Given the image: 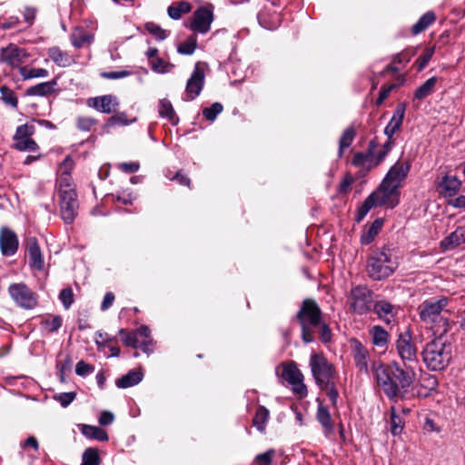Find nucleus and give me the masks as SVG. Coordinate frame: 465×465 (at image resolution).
<instances>
[{"label":"nucleus","instance_id":"nucleus-64","mask_svg":"<svg viewBox=\"0 0 465 465\" xmlns=\"http://www.w3.org/2000/svg\"><path fill=\"white\" fill-rule=\"evenodd\" d=\"M170 180L176 181L181 185L190 187L191 180L182 171H178L174 176L171 177Z\"/></svg>","mask_w":465,"mask_h":465},{"label":"nucleus","instance_id":"nucleus-23","mask_svg":"<svg viewBox=\"0 0 465 465\" xmlns=\"http://www.w3.org/2000/svg\"><path fill=\"white\" fill-rule=\"evenodd\" d=\"M48 55L54 63L62 67L68 66L73 62L72 57L57 46L49 48Z\"/></svg>","mask_w":465,"mask_h":465},{"label":"nucleus","instance_id":"nucleus-41","mask_svg":"<svg viewBox=\"0 0 465 465\" xmlns=\"http://www.w3.org/2000/svg\"><path fill=\"white\" fill-rule=\"evenodd\" d=\"M21 75L24 79L36 78V77H46L49 73L44 68H31L26 67L20 68Z\"/></svg>","mask_w":465,"mask_h":465},{"label":"nucleus","instance_id":"nucleus-46","mask_svg":"<svg viewBox=\"0 0 465 465\" xmlns=\"http://www.w3.org/2000/svg\"><path fill=\"white\" fill-rule=\"evenodd\" d=\"M3 101L9 105L15 107L17 105V98L15 93L6 86L0 88Z\"/></svg>","mask_w":465,"mask_h":465},{"label":"nucleus","instance_id":"nucleus-43","mask_svg":"<svg viewBox=\"0 0 465 465\" xmlns=\"http://www.w3.org/2000/svg\"><path fill=\"white\" fill-rule=\"evenodd\" d=\"M391 430L393 435L401 433L404 429V420L396 414L394 407H391Z\"/></svg>","mask_w":465,"mask_h":465},{"label":"nucleus","instance_id":"nucleus-3","mask_svg":"<svg viewBox=\"0 0 465 465\" xmlns=\"http://www.w3.org/2000/svg\"><path fill=\"white\" fill-rule=\"evenodd\" d=\"M297 321L302 329V339L309 343L314 341V333L322 322V311L312 299H305L296 314Z\"/></svg>","mask_w":465,"mask_h":465},{"label":"nucleus","instance_id":"nucleus-22","mask_svg":"<svg viewBox=\"0 0 465 465\" xmlns=\"http://www.w3.org/2000/svg\"><path fill=\"white\" fill-rule=\"evenodd\" d=\"M143 380V373L136 370L130 371L127 374L117 379L115 384L118 388L126 389L138 384Z\"/></svg>","mask_w":465,"mask_h":465},{"label":"nucleus","instance_id":"nucleus-15","mask_svg":"<svg viewBox=\"0 0 465 465\" xmlns=\"http://www.w3.org/2000/svg\"><path fill=\"white\" fill-rule=\"evenodd\" d=\"M350 346L356 368L361 372L368 373V361L370 357L368 349L355 338L350 340Z\"/></svg>","mask_w":465,"mask_h":465},{"label":"nucleus","instance_id":"nucleus-1","mask_svg":"<svg viewBox=\"0 0 465 465\" xmlns=\"http://www.w3.org/2000/svg\"><path fill=\"white\" fill-rule=\"evenodd\" d=\"M407 175V164L396 163L388 172L379 187L372 192L360 207L356 221L361 222L373 207L393 208L400 200V187Z\"/></svg>","mask_w":465,"mask_h":465},{"label":"nucleus","instance_id":"nucleus-20","mask_svg":"<svg viewBox=\"0 0 465 465\" xmlns=\"http://www.w3.org/2000/svg\"><path fill=\"white\" fill-rule=\"evenodd\" d=\"M461 183L456 176L445 175L439 183V192L443 196H453L460 188Z\"/></svg>","mask_w":465,"mask_h":465},{"label":"nucleus","instance_id":"nucleus-31","mask_svg":"<svg viewBox=\"0 0 465 465\" xmlns=\"http://www.w3.org/2000/svg\"><path fill=\"white\" fill-rule=\"evenodd\" d=\"M74 168V161L70 156H66L64 160L60 164L59 172H60V178L58 180V185L61 183H64L63 180L64 178H68V183L73 184V179L71 177V171Z\"/></svg>","mask_w":465,"mask_h":465},{"label":"nucleus","instance_id":"nucleus-25","mask_svg":"<svg viewBox=\"0 0 465 465\" xmlns=\"http://www.w3.org/2000/svg\"><path fill=\"white\" fill-rule=\"evenodd\" d=\"M436 21V15L434 12L428 11L425 13L419 21L414 24L411 27V33L414 35L420 34L425 31L430 25H431Z\"/></svg>","mask_w":465,"mask_h":465},{"label":"nucleus","instance_id":"nucleus-30","mask_svg":"<svg viewBox=\"0 0 465 465\" xmlns=\"http://www.w3.org/2000/svg\"><path fill=\"white\" fill-rule=\"evenodd\" d=\"M317 419L327 432H331L333 430V423L331 414L327 408L322 404H320L318 407Z\"/></svg>","mask_w":465,"mask_h":465},{"label":"nucleus","instance_id":"nucleus-39","mask_svg":"<svg viewBox=\"0 0 465 465\" xmlns=\"http://www.w3.org/2000/svg\"><path fill=\"white\" fill-rule=\"evenodd\" d=\"M434 47H428L425 49L424 53L415 61L413 67L417 69L418 72H420L425 68L431 59L434 54Z\"/></svg>","mask_w":465,"mask_h":465},{"label":"nucleus","instance_id":"nucleus-28","mask_svg":"<svg viewBox=\"0 0 465 465\" xmlns=\"http://www.w3.org/2000/svg\"><path fill=\"white\" fill-rule=\"evenodd\" d=\"M462 242H464L462 232L455 231L441 241L440 246L444 251H449L460 245Z\"/></svg>","mask_w":465,"mask_h":465},{"label":"nucleus","instance_id":"nucleus-63","mask_svg":"<svg viewBox=\"0 0 465 465\" xmlns=\"http://www.w3.org/2000/svg\"><path fill=\"white\" fill-rule=\"evenodd\" d=\"M370 161V156L363 153H357L352 159V163L355 166H365L367 162Z\"/></svg>","mask_w":465,"mask_h":465},{"label":"nucleus","instance_id":"nucleus-42","mask_svg":"<svg viewBox=\"0 0 465 465\" xmlns=\"http://www.w3.org/2000/svg\"><path fill=\"white\" fill-rule=\"evenodd\" d=\"M419 382L424 390V392L421 393L425 396H429L430 391H433L438 384L436 378L429 374L422 375Z\"/></svg>","mask_w":465,"mask_h":465},{"label":"nucleus","instance_id":"nucleus-2","mask_svg":"<svg viewBox=\"0 0 465 465\" xmlns=\"http://www.w3.org/2000/svg\"><path fill=\"white\" fill-rule=\"evenodd\" d=\"M371 371L380 387L382 388L385 394L391 398L403 400L405 393L406 375L403 368L396 361L390 366V372L380 361H373Z\"/></svg>","mask_w":465,"mask_h":465},{"label":"nucleus","instance_id":"nucleus-11","mask_svg":"<svg viewBox=\"0 0 465 465\" xmlns=\"http://www.w3.org/2000/svg\"><path fill=\"white\" fill-rule=\"evenodd\" d=\"M34 133V125L25 124L18 126L14 136L15 143L13 147L18 151L35 152L38 149V145L31 138Z\"/></svg>","mask_w":465,"mask_h":465},{"label":"nucleus","instance_id":"nucleus-17","mask_svg":"<svg viewBox=\"0 0 465 465\" xmlns=\"http://www.w3.org/2000/svg\"><path fill=\"white\" fill-rule=\"evenodd\" d=\"M18 238L15 232L7 227L0 231V249L4 255H14L18 249Z\"/></svg>","mask_w":465,"mask_h":465},{"label":"nucleus","instance_id":"nucleus-35","mask_svg":"<svg viewBox=\"0 0 465 465\" xmlns=\"http://www.w3.org/2000/svg\"><path fill=\"white\" fill-rule=\"evenodd\" d=\"M382 222L381 220H375L369 229L364 232L361 237V243L369 244L371 243L375 236L378 234L379 231L381 229Z\"/></svg>","mask_w":465,"mask_h":465},{"label":"nucleus","instance_id":"nucleus-18","mask_svg":"<svg viewBox=\"0 0 465 465\" xmlns=\"http://www.w3.org/2000/svg\"><path fill=\"white\" fill-rule=\"evenodd\" d=\"M204 83V72L197 63L193 74L186 84V93L191 100L198 96L203 89Z\"/></svg>","mask_w":465,"mask_h":465},{"label":"nucleus","instance_id":"nucleus-52","mask_svg":"<svg viewBox=\"0 0 465 465\" xmlns=\"http://www.w3.org/2000/svg\"><path fill=\"white\" fill-rule=\"evenodd\" d=\"M320 389L326 391L327 394L331 401V404L336 405L339 393L335 388L334 381L329 382V384L327 386H325V385L321 386Z\"/></svg>","mask_w":465,"mask_h":465},{"label":"nucleus","instance_id":"nucleus-61","mask_svg":"<svg viewBox=\"0 0 465 465\" xmlns=\"http://www.w3.org/2000/svg\"><path fill=\"white\" fill-rule=\"evenodd\" d=\"M131 73L129 71H118V72H104L101 76L106 79H119L129 76Z\"/></svg>","mask_w":465,"mask_h":465},{"label":"nucleus","instance_id":"nucleus-16","mask_svg":"<svg viewBox=\"0 0 465 465\" xmlns=\"http://www.w3.org/2000/svg\"><path fill=\"white\" fill-rule=\"evenodd\" d=\"M26 251L29 266L36 271L44 270L45 260L35 237H30L27 239Z\"/></svg>","mask_w":465,"mask_h":465},{"label":"nucleus","instance_id":"nucleus-62","mask_svg":"<svg viewBox=\"0 0 465 465\" xmlns=\"http://www.w3.org/2000/svg\"><path fill=\"white\" fill-rule=\"evenodd\" d=\"M37 13V9L33 6H26L24 10V19L25 22H27L29 25H32L34 23V20L35 18Z\"/></svg>","mask_w":465,"mask_h":465},{"label":"nucleus","instance_id":"nucleus-44","mask_svg":"<svg viewBox=\"0 0 465 465\" xmlns=\"http://www.w3.org/2000/svg\"><path fill=\"white\" fill-rule=\"evenodd\" d=\"M223 104L216 102L213 103L210 107L204 108L203 111V114L206 118V120L213 122L216 119V116L223 112Z\"/></svg>","mask_w":465,"mask_h":465},{"label":"nucleus","instance_id":"nucleus-9","mask_svg":"<svg viewBox=\"0 0 465 465\" xmlns=\"http://www.w3.org/2000/svg\"><path fill=\"white\" fill-rule=\"evenodd\" d=\"M8 293L13 301L21 308L29 310L37 304V295L25 283H13L8 287Z\"/></svg>","mask_w":465,"mask_h":465},{"label":"nucleus","instance_id":"nucleus-55","mask_svg":"<svg viewBox=\"0 0 465 465\" xmlns=\"http://www.w3.org/2000/svg\"><path fill=\"white\" fill-rule=\"evenodd\" d=\"M111 197L113 202L122 203L124 205L132 204L133 200L134 199L132 193H126L125 192H123L122 194H112Z\"/></svg>","mask_w":465,"mask_h":465},{"label":"nucleus","instance_id":"nucleus-47","mask_svg":"<svg viewBox=\"0 0 465 465\" xmlns=\"http://www.w3.org/2000/svg\"><path fill=\"white\" fill-rule=\"evenodd\" d=\"M145 29L158 40H163L167 36L166 31L154 23H147Z\"/></svg>","mask_w":465,"mask_h":465},{"label":"nucleus","instance_id":"nucleus-50","mask_svg":"<svg viewBox=\"0 0 465 465\" xmlns=\"http://www.w3.org/2000/svg\"><path fill=\"white\" fill-rule=\"evenodd\" d=\"M78 129L82 131H90L92 126L96 124V121L89 116H80L76 120Z\"/></svg>","mask_w":465,"mask_h":465},{"label":"nucleus","instance_id":"nucleus-59","mask_svg":"<svg viewBox=\"0 0 465 465\" xmlns=\"http://www.w3.org/2000/svg\"><path fill=\"white\" fill-rule=\"evenodd\" d=\"M150 64L152 69L156 73H165L167 71L168 64L162 58L155 57L151 60Z\"/></svg>","mask_w":465,"mask_h":465},{"label":"nucleus","instance_id":"nucleus-27","mask_svg":"<svg viewBox=\"0 0 465 465\" xmlns=\"http://www.w3.org/2000/svg\"><path fill=\"white\" fill-rule=\"evenodd\" d=\"M56 84V82L50 81L38 84L35 86H32L26 90V94L28 95H48L54 92V87Z\"/></svg>","mask_w":465,"mask_h":465},{"label":"nucleus","instance_id":"nucleus-40","mask_svg":"<svg viewBox=\"0 0 465 465\" xmlns=\"http://www.w3.org/2000/svg\"><path fill=\"white\" fill-rule=\"evenodd\" d=\"M119 334L122 336V341L124 345L134 348V349L138 348L139 338L137 336V333H135V331L127 332L124 329H120Z\"/></svg>","mask_w":465,"mask_h":465},{"label":"nucleus","instance_id":"nucleus-51","mask_svg":"<svg viewBox=\"0 0 465 465\" xmlns=\"http://www.w3.org/2000/svg\"><path fill=\"white\" fill-rule=\"evenodd\" d=\"M319 331L320 339L322 342L327 343L330 342L331 340V331L330 327L325 323L323 321L319 324L316 331Z\"/></svg>","mask_w":465,"mask_h":465},{"label":"nucleus","instance_id":"nucleus-14","mask_svg":"<svg viewBox=\"0 0 465 465\" xmlns=\"http://www.w3.org/2000/svg\"><path fill=\"white\" fill-rule=\"evenodd\" d=\"M213 21V5L200 7L193 14V21L191 28L193 31L205 34L210 30L212 22Z\"/></svg>","mask_w":465,"mask_h":465},{"label":"nucleus","instance_id":"nucleus-34","mask_svg":"<svg viewBox=\"0 0 465 465\" xmlns=\"http://www.w3.org/2000/svg\"><path fill=\"white\" fill-rule=\"evenodd\" d=\"M372 343L376 346L382 347L387 343L388 332L381 326H374L371 329Z\"/></svg>","mask_w":465,"mask_h":465},{"label":"nucleus","instance_id":"nucleus-8","mask_svg":"<svg viewBox=\"0 0 465 465\" xmlns=\"http://www.w3.org/2000/svg\"><path fill=\"white\" fill-rule=\"evenodd\" d=\"M310 367L316 384L327 386L335 376L334 366L328 361L322 353H313L310 359Z\"/></svg>","mask_w":465,"mask_h":465},{"label":"nucleus","instance_id":"nucleus-56","mask_svg":"<svg viewBox=\"0 0 465 465\" xmlns=\"http://www.w3.org/2000/svg\"><path fill=\"white\" fill-rule=\"evenodd\" d=\"M273 455H274V450H270L264 453L257 455L255 458V460L258 465H271Z\"/></svg>","mask_w":465,"mask_h":465},{"label":"nucleus","instance_id":"nucleus-6","mask_svg":"<svg viewBox=\"0 0 465 465\" xmlns=\"http://www.w3.org/2000/svg\"><path fill=\"white\" fill-rule=\"evenodd\" d=\"M64 183L58 185V196L61 217L65 223H72L78 211V200L74 185L68 183V178H64Z\"/></svg>","mask_w":465,"mask_h":465},{"label":"nucleus","instance_id":"nucleus-7","mask_svg":"<svg viewBox=\"0 0 465 465\" xmlns=\"http://www.w3.org/2000/svg\"><path fill=\"white\" fill-rule=\"evenodd\" d=\"M396 266L397 262L392 261L391 253L380 251L369 259L367 272L371 278L375 281H381L389 277Z\"/></svg>","mask_w":465,"mask_h":465},{"label":"nucleus","instance_id":"nucleus-54","mask_svg":"<svg viewBox=\"0 0 465 465\" xmlns=\"http://www.w3.org/2000/svg\"><path fill=\"white\" fill-rule=\"evenodd\" d=\"M94 367L91 364L86 363L84 361H80L76 363L75 372L79 376H85L94 372Z\"/></svg>","mask_w":465,"mask_h":465},{"label":"nucleus","instance_id":"nucleus-48","mask_svg":"<svg viewBox=\"0 0 465 465\" xmlns=\"http://www.w3.org/2000/svg\"><path fill=\"white\" fill-rule=\"evenodd\" d=\"M59 299L65 309H69L74 302V292L71 288H64L59 294Z\"/></svg>","mask_w":465,"mask_h":465},{"label":"nucleus","instance_id":"nucleus-4","mask_svg":"<svg viewBox=\"0 0 465 465\" xmlns=\"http://www.w3.org/2000/svg\"><path fill=\"white\" fill-rule=\"evenodd\" d=\"M450 354V343H447L441 335L428 343L422 352L423 361L433 371L442 370L448 364Z\"/></svg>","mask_w":465,"mask_h":465},{"label":"nucleus","instance_id":"nucleus-57","mask_svg":"<svg viewBox=\"0 0 465 465\" xmlns=\"http://www.w3.org/2000/svg\"><path fill=\"white\" fill-rule=\"evenodd\" d=\"M354 178L351 173H346L343 180L339 184V193H347L350 191L351 185L353 183Z\"/></svg>","mask_w":465,"mask_h":465},{"label":"nucleus","instance_id":"nucleus-12","mask_svg":"<svg viewBox=\"0 0 465 465\" xmlns=\"http://www.w3.org/2000/svg\"><path fill=\"white\" fill-rule=\"evenodd\" d=\"M282 376L286 381L292 385L295 393L299 394L301 397L307 395V388L302 382L303 375L295 363L292 362L284 366Z\"/></svg>","mask_w":465,"mask_h":465},{"label":"nucleus","instance_id":"nucleus-26","mask_svg":"<svg viewBox=\"0 0 465 465\" xmlns=\"http://www.w3.org/2000/svg\"><path fill=\"white\" fill-rule=\"evenodd\" d=\"M72 45L76 48H81L86 45H90L94 36L82 28H75L70 35Z\"/></svg>","mask_w":465,"mask_h":465},{"label":"nucleus","instance_id":"nucleus-19","mask_svg":"<svg viewBox=\"0 0 465 465\" xmlns=\"http://www.w3.org/2000/svg\"><path fill=\"white\" fill-rule=\"evenodd\" d=\"M87 104L101 113L111 114L115 111V107L118 106L119 104L115 96L107 94L90 98L87 101Z\"/></svg>","mask_w":465,"mask_h":465},{"label":"nucleus","instance_id":"nucleus-5","mask_svg":"<svg viewBox=\"0 0 465 465\" xmlns=\"http://www.w3.org/2000/svg\"><path fill=\"white\" fill-rule=\"evenodd\" d=\"M448 304V299L442 298L437 301H426L420 306V316L425 322L436 323L435 333L442 335L448 331L447 318L441 315Z\"/></svg>","mask_w":465,"mask_h":465},{"label":"nucleus","instance_id":"nucleus-10","mask_svg":"<svg viewBox=\"0 0 465 465\" xmlns=\"http://www.w3.org/2000/svg\"><path fill=\"white\" fill-rule=\"evenodd\" d=\"M349 302L354 312L360 314L364 313L372 306V292L367 287L357 286L351 290Z\"/></svg>","mask_w":465,"mask_h":465},{"label":"nucleus","instance_id":"nucleus-36","mask_svg":"<svg viewBox=\"0 0 465 465\" xmlns=\"http://www.w3.org/2000/svg\"><path fill=\"white\" fill-rule=\"evenodd\" d=\"M437 78L431 77L422 84L415 92L414 96L417 99H423L430 94L436 84Z\"/></svg>","mask_w":465,"mask_h":465},{"label":"nucleus","instance_id":"nucleus-60","mask_svg":"<svg viewBox=\"0 0 465 465\" xmlns=\"http://www.w3.org/2000/svg\"><path fill=\"white\" fill-rule=\"evenodd\" d=\"M396 349L399 356L405 365V352L407 351V341L403 339L402 334L400 335V339L396 342Z\"/></svg>","mask_w":465,"mask_h":465},{"label":"nucleus","instance_id":"nucleus-53","mask_svg":"<svg viewBox=\"0 0 465 465\" xmlns=\"http://www.w3.org/2000/svg\"><path fill=\"white\" fill-rule=\"evenodd\" d=\"M76 397L74 391L63 392L54 396V399L60 402L63 407H67Z\"/></svg>","mask_w":465,"mask_h":465},{"label":"nucleus","instance_id":"nucleus-49","mask_svg":"<svg viewBox=\"0 0 465 465\" xmlns=\"http://www.w3.org/2000/svg\"><path fill=\"white\" fill-rule=\"evenodd\" d=\"M374 311L380 317H384L392 312V305L387 302H378L374 305Z\"/></svg>","mask_w":465,"mask_h":465},{"label":"nucleus","instance_id":"nucleus-58","mask_svg":"<svg viewBox=\"0 0 465 465\" xmlns=\"http://www.w3.org/2000/svg\"><path fill=\"white\" fill-rule=\"evenodd\" d=\"M45 324L48 331L54 332L62 326V318L60 316H54L51 320H46Z\"/></svg>","mask_w":465,"mask_h":465},{"label":"nucleus","instance_id":"nucleus-37","mask_svg":"<svg viewBox=\"0 0 465 465\" xmlns=\"http://www.w3.org/2000/svg\"><path fill=\"white\" fill-rule=\"evenodd\" d=\"M354 136H355V131H354L353 127H349L343 132V134L340 139V148H339V156L340 157L342 156L343 150L348 148L351 144V143L353 142Z\"/></svg>","mask_w":465,"mask_h":465},{"label":"nucleus","instance_id":"nucleus-13","mask_svg":"<svg viewBox=\"0 0 465 465\" xmlns=\"http://www.w3.org/2000/svg\"><path fill=\"white\" fill-rule=\"evenodd\" d=\"M27 57L28 54L26 51L14 44H10L1 49L0 61L11 67L19 66L25 62Z\"/></svg>","mask_w":465,"mask_h":465},{"label":"nucleus","instance_id":"nucleus-29","mask_svg":"<svg viewBox=\"0 0 465 465\" xmlns=\"http://www.w3.org/2000/svg\"><path fill=\"white\" fill-rule=\"evenodd\" d=\"M270 412L264 406H259L252 419V424L260 431H264Z\"/></svg>","mask_w":465,"mask_h":465},{"label":"nucleus","instance_id":"nucleus-45","mask_svg":"<svg viewBox=\"0 0 465 465\" xmlns=\"http://www.w3.org/2000/svg\"><path fill=\"white\" fill-rule=\"evenodd\" d=\"M196 45V38L194 36H191L185 42L179 45L177 51L182 54H193Z\"/></svg>","mask_w":465,"mask_h":465},{"label":"nucleus","instance_id":"nucleus-24","mask_svg":"<svg viewBox=\"0 0 465 465\" xmlns=\"http://www.w3.org/2000/svg\"><path fill=\"white\" fill-rule=\"evenodd\" d=\"M81 432L89 439L97 440L99 441H106L108 440L107 432L97 426H92L84 424L81 426Z\"/></svg>","mask_w":465,"mask_h":465},{"label":"nucleus","instance_id":"nucleus-38","mask_svg":"<svg viewBox=\"0 0 465 465\" xmlns=\"http://www.w3.org/2000/svg\"><path fill=\"white\" fill-rule=\"evenodd\" d=\"M82 464L81 465H99L100 464V459L98 450L94 448H88L84 450L83 453L82 458Z\"/></svg>","mask_w":465,"mask_h":465},{"label":"nucleus","instance_id":"nucleus-21","mask_svg":"<svg viewBox=\"0 0 465 465\" xmlns=\"http://www.w3.org/2000/svg\"><path fill=\"white\" fill-rule=\"evenodd\" d=\"M404 114H405V106L403 104H400L393 116L391 117L390 123L388 124V125L386 126L384 132H385V134L391 138L395 133L397 130H399L400 126L402 124V120L404 118Z\"/></svg>","mask_w":465,"mask_h":465},{"label":"nucleus","instance_id":"nucleus-32","mask_svg":"<svg viewBox=\"0 0 465 465\" xmlns=\"http://www.w3.org/2000/svg\"><path fill=\"white\" fill-rule=\"evenodd\" d=\"M191 11V5L188 2L181 1L176 5L168 7V15L173 19H179L183 15Z\"/></svg>","mask_w":465,"mask_h":465},{"label":"nucleus","instance_id":"nucleus-33","mask_svg":"<svg viewBox=\"0 0 465 465\" xmlns=\"http://www.w3.org/2000/svg\"><path fill=\"white\" fill-rule=\"evenodd\" d=\"M159 114L162 117H166L173 124H175L178 121L171 102L166 99L161 100L159 104Z\"/></svg>","mask_w":465,"mask_h":465}]
</instances>
